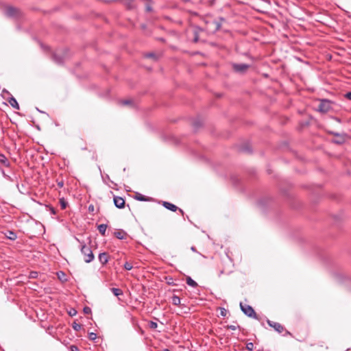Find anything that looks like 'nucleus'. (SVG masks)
Instances as JSON below:
<instances>
[{
	"label": "nucleus",
	"mask_w": 351,
	"mask_h": 351,
	"mask_svg": "<svg viewBox=\"0 0 351 351\" xmlns=\"http://www.w3.org/2000/svg\"><path fill=\"white\" fill-rule=\"evenodd\" d=\"M80 251L81 253L84 255V261L86 263H89L94 260V254L89 246H87L86 244H82Z\"/></svg>",
	"instance_id": "f257e3e1"
},
{
	"label": "nucleus",
	"mask_w": 351,
	"mask_h": 351,
	"mask_svg": "<svg viewBox=\"0 0 351 351\" xmlns=\"http://www.w3.org/2000/svg\"><path fill=\"white\" fill-rule=\"evenodd\" d=\"M240 307L243 313L247 316L254 319H258L256 312L251 306L248 304H243L242 302H241Z\"/></svg>",
	"instance_id": "f03ea898"
},
{
	"label": "nucleus",
	"mask_w": 351,
	"mask_h": 351,
	"mask_svg": "<svg viewBox=\"0 0 351 351\" xmlns=\"http://www.w3.org/2000/svg\"><path fill=\"white\" fill-rule=\"evenodd\" d=\"M330 101L328 99H322L317 106V110L322 113H326L331 110Z\"/></svg>",
	"instance_id": "7ed1b4c3"
},
{
	"label": "nucleus",
	"mask_w": 351,
	"mask_h": 351,
	"mask_svg": "<svg viewBox=\"0 0 351 351\" xmlns=\"http://www.w3.org/2000/svg\"><path fill=\"white\" fill-rule=\"evenodd\" d=\"M267 322L270 327L273 328L278 333H281L285 330V327L278 322H275L269 319H268Z\"/></svg>",
	"instance_id": "20e7f679"
},
{
	"label": "nucleus",
	"mask_w": 351,
	"mask_h": 351,
	"mask_svg": "<svg viewBox=\"0 0 351 351\" xmlns=\"http://www.w3.org/2000/svg\"><path fill=\"white\" fill-rule=\"evenodd\" d=\"M11 163L8 158L0 152V169L3 167L10 168Z\"/></svg>",
	"instance_id": "39448f33"
},
{
	"label": "nucleus",
	"mask_w": 351,
	"mask_h": 351,
	"mask_svg": "<svg viewBox=\"0 0 351 351\" xmlns=\"http://www.w3.org/2000/svg\"><path fill=\"white\" fill-rule=\"evenodd\" d=\"M113 202L114 206L118 208H123L125 207V202L121 197L114 195Z\"/></svg>",
	"instance_id": "423d86ee"
},
{
	"label": "nucleus",
	"mask_w": 351,
	"mask_h": 351,
	"mask_svg": "<svg viewBox=\"0 0 351 351\" xmlns=\"http://www.w3.org/2000/svg\"><path fill=\"white\" fill-rule=\"evenodd\" d=\"M233 68L237 72L243 73L249 68V65L247 64H234Z\"/></svg>",
	"instance_id": "0eeeda50"
},
{
	"label": "nucleus",
	"mask_w": 351,
	"mask_h": 351,
	"mask_svg": "<svg viewBox=\"0 0 351 351\" xmlns=\"http://www.w3.org/2000/svg\"><path fill=\"white\" fill-rule=\"evenodd\" d=\"M109 254L107 252L100 253L98 256V259L102 265H106L109 261Z\"/></svg>",
	"instance_id": "6e6552de"
},
{
	"label": "nucleus",
	"mask_w": 351,
	"mask_h": 351,
	"mask_svg": "<svg viewBox=\"0 0 351 351\" xmlns=\"http://www.w3.org/2000/svg\"><path fill=\"white\" fill-rule=\"evenodd\" d=\"M162 205L165 208L170 210L171 211L176 212L177 210H179L180 212L183 213L182 209L178 208V206L170 202H163Z\"/></svg>",
	"instance_id": "1a4fd4ad"
},
{
	"label": "nucleus",
	"mask_w": 351,
	"mask_h": 351,
	"mask_svg": "<svg viewBox=\"0 0 351 351\" xmlns=\"http://www.w3.org/2000/svg\"><path fill=\"white\" fill-rule=\"evenodd\" d=\"M17 10L13 7H8L5 9V14L8 16H14L16 15Z\"/></svg>",
	"instance_id": "9d476101"
},
{
	"label": "nucleus",
	"mask_w": 351,
	"mask_h": 351,
	"mask_svg": "<svg viewBox=\"0 0 351 351\" xmlns=\"http://www.w3.org/2000/svg\"><path fill=\"white\" fill-rule=\"evenodd\" d=\"M114 235L119 239H125L126 237V232L124 230H119L114 232Z\"/></svg>",
	"instance_id": "9b49d317"
},
{
	"label": "nucleus",
	"mask_w": 351,
	"mask_h": 351,
	"mask_svg": "<svg viewBox=\"0 0 351 351\" xmlns=\"http://www.w3.org/2000/svg\"><path fill=\"white\" fill-rule=\"evenodd\" d=\"M8 102L10 103V104L11 105V106L12 108H14V109H16V110H19V105L16 99L13 96H12L8 99Z\"/></svg>",
	"instance_id": "f8f14e48"
},
{
	"label": "nucleus",
	"mask_w": 351,
	"mask_h": 351,
	"mask_svg": "<svg viewBox=\"0 0 351 351\" xmlns=\"http://www.w3.org/2000/svg\"><path fill=\"white\" fill-rule=\"evenodd\" d=\"M108 228L107 224H100L97 226V230L102 236H106V229Z\"/></svg>",
	"instance_id": "ddd939ff"
},
{
	"label": "nucleus",
	"mask_w": 351,
	"mask_h": 351,
	"mask_svg": "<svg viewBox=\"0 0 351 351\" xmlns=\"http://www.w3.org/2000/svg\"><path fill=\"white\" fill-rule=\"evenodd\" d=\"M5 234V237L8 239L12 240V241H14L17 238L16 234L14 232L11 231V230L7 231V232Z\"/></svg>",
	"instance_id": "4468645a"
},
{
	"label": "nucleus",
	"mask_w": 351,
	"mask_h": 351,
	"mask_svg": "<svg viewBox=\"0 0 351 351\" xmlns=\"http://www.w3.org/2000/svg\"><path fill=\"white\" fill-rule=\"evenodd\" d=\"M53 59L57 64H62L64 62V58L62 56L57 54L55 53L53 55Z\"/></svg>",
	"instance_id": "2eb2a0df"
},
{
	"label": "nucleus",
	"mask_w": 351,
	"mask_h": 351,
	"mask_svg": "<svg viewBox=\"0 0 351 351\" xmlns=\"http://www.w3.org/2000/svg\"><path fill=\"white\" fill-rule=\"evenodd\" d=\"M171 302L175 306H180L181 305V300L179 296L176 295H173L171 297Z\"/></svg>",
	"instance_id": "dca6fc26"
},
{
	"label": "nucleus",
	"mask_w": 351,
	"mask_h": 351,
	"mask_svg": "<svg viewBox=\"0 0 351 351\" xmlns=\"http://www.w3.org/2000/svg\"><path fill=\"white\" fill-rule=\"evenodd\" d=\"M186 284L192 287H197L198 286L197 283L193 280L190 276H187L186 279Z\"/></svg>",
	"instance_id": "f3484780"
},
{
	"label": "nucleus",
	"mask_w": 351,
	"mask_h": 351,
	"mask_svg": "<svg viewBox=\"0 0 351 351\" xmlns=\"http://www.w3.org/2000/svg\"><path fill=\"white\" fill-rule=\"evenodd\" d=\"M146 1L145 3V10L146 12H150L153 10L152 9V0H143Z\"/></svg>",
	"instance_id": "a211bd4d"
},
{
	"label": "nucleus",
	"mask_w": 351,
	"mask_h": 351,
	"mask_svg": "<svg viewBox=\"0 0 351 351\" xmlns=\"http://www.w3.org/2000/svg\"><path fill=\"white\" fill-rule=\"evenodd\" d=\"M111 291L115 296L122 295L123 294V291L119 288H112Z\"/></svg>",
	"instance_id": "6ab92c4d"
},
{
	"label": "nucleus",
	"mask_w": 351,
	"mask_h": 351,
	"mask_svg": "<svg viewBox=\"0 0 351 351\" xmlns=\"http://www.w3.org/2000/svg\"><path fill=\"white\" fill-rule=\"evenodd\" d=\"M57 275H58V278L62 281V282H65L67 280L66 278V274L64 271H58L57 272Z\"/></svg>",
	"instance_id": "aec40b11"
},
{
	"label": "nucleus",
	"mask_w": 351,
	"mask_h": 351,
	"mask_svg": "<svg viewBox=\"0 0 351 351\" xmlns=\"http://www.w3.org/2000/svg\"><path fill=\"white\" fill-rule=\"evenodd\" d=\"M0 171H1L3 176L5 179H7L8 180L11 181V182L14 181V179L9 174L6 173L3 168H1V169H0Z\"/></svg>",
	"instance_id": "412c9836"
},
{
	"label": "nucleus",
	"mask_w": 351,
	"mask_h": 351,
	"mask_svg": "<svg viewBox=\"0 0 351 351\" xmlns=\"http://www.w3.org/2000/svg\"><path fill=\"white\" fill-rule=\"evenodd\" d=\"M136 199L139 201H147V197H145L140 193H138L137 195H136Z\"/></svg>",
	"instance_id": "4be33fe9"
},
{
	"label": "nucleus",
	"mask_w": 351,
	"mask_h": 351,
	"mask_svg": "<svg viewBox=\"0 0 351 351\" xmlns=\"http://www.w3.org/2000/svg\"><path fill=\"white\" fill-rule=\"evenodd\" d=\"M72 327L75 331H79L82 328V325L77 324L76 322H73Z\"/></svg>",
	"instance_id": "5701e85b"
},
{
	"label": "nucleus",
	"mask_w": 351,
	"mask_h": 351,
	"mask_svg": "<svg viewBox=\"0 0 351 351\" xmlns=\"http://www.w3.org/2000/svg\"><path fill=\"white\" fill-rule=\"evenodd\" d=\"M123 267L125 270H131L133 267L132 265L129 263V262H125V264L123 265Z\"/></svg>",
	"instance_id": "b1692460"
},
{
	"label": "nucleus",
	"mask_w": 351,
	"mask_h": 351,
	"mask_svg": "<svg viewBox=\"0 0 351 351\" xmlns=\"http://www.w3.org/2000/svg\"><path fill=\"white\" fill-rule=\"evenodd\" d=\"M60 204L62 209H65L67 206V202L63 198L60 199Z\"/></svg>",
	"instance_id": "393cba45"
},
{
	"label": "nucleus",
	"mask_w": 351,
	"mask_h": 351,
	"mask_svg": "<svg viewBox=\"0 0 351 351\" xmlns=\"http://www.w3.org/2000/svg\"><path fill=\"white\" fill-rule=\"evenodd\" d=\"M149 326L152 329H156L158 327V324L155 322L150 321L149 322Z\"/></svg>",
	"instance_id": "a878e982"
},
{
	"label": "nucleus",
	"mask_w": 351,
	"mask_h": 351,
	"mask_svg": "<svg viewBox=\"0 0 351 351\" xmlns=\"http://www.w3.org/2000/svg\"><path fill=\"white\" fill-rule=\"evenodd\" d=\"M254 344L252 342H250V343H247L246 344V349L248 350V351H252L254 350Z\"/></svg>",
	"instance_id": "bb28decb"
},
{
	"label": "nucleus",
	"mask_w": 351,
	"mask_h": 351,
	"mask_svg": "<svg viewBox=\"0 0 351 351\" xmlns=\"http://www.w3.org/2000/svg\"><path fill=\"white\" fill-rule=\"evenodd\" d=\"M132 102V101L131 99H125V100L121 101L120 104L121 105L125 106V105L131 104Z\"/></svg>",
	"instance_id": "cd10ccee"
},
{
	"label": "nucleus",
	"mask_w": 351,
	"mask_h": 351,
	"mask_svg": "<svg viewBox=\"0 0 351 351\" xmlns=\"http://www.w3.org/2000/svg\"><path fill=\"white\" fill-rule=\"evenodd\" d=\"M339 139L335 140V141H334V142H335V143H337V144H341V143H342L344 141V140H345V138H344V136L343 135V136H340V137H339Z\"/></svg>",
	"instance_id": "c85d7f7f"
},
{
	"label": "nucleus",
	"mask_w": 351,
	"mask_h": 351,
	"mask_svg": "<svg viewBox=\"0 0 351 351\" xmlns=\"http://www.w3.org/2000/svg\"><path fill=\"white\" fill-rule=\"evenodd\" d=\"M226 328L227 329H230V330H236V329L239 328V326H235V325H228V326H226Z\"/></svg>",
	"instance_id": "c756f323"
},
{
	"label": "nucleus",
	"mask_w": 351,
	"mask_h": 351,
	"mask_svg": "<svg viewBox=\"0 0 351 351\" xmlns=\"http://www.w3.org/2000/svg\"><path fill=\"white\" fill-rule=\"evenodd\" d=\"M83 311L85 314H90L91 313V308L88 306H85L83 308Z\"/></svg>",
	"instance_id": "7c9ffc66"
},
{
	"label": "nucleus",
	"mask_w": 351,
	"mask_h": 351,
	"mask_svg": "<svg viewBox=\"0 0 351 351\" xmlns=\"http://www.w3.org/2000/svg\"><path fill=\"white\" fill-rule=\"evenodd\" d=\"M68 313L70 316L73 317L77 314V311L75 308H71Z\"/></svg>",
	"instance_id": "2f4dec72"
},
{
	"label": "nucleus",
	"mask_w": 351,
	"mask_h": 351,
	"mask_svg": "<svg viewBox=\"0 0 351 351\" xmlns=\"http://www.w3.org/2000/svg\"><path fill=\"white\" fill-rule=\"evenodd\" d=\"M88 338L90 340H95L97 338V335L95 332H90L88 334Z\"/></svg>",
	"instance_id": "473e14b6"
},
{
	"label": "nucleus",
	"mask_w": 351,
	"mask_h": 351,
	"mask_svg": "<svg viewBox=\"0 0 351 351\" xmlns=\"http://www.w3.org/2000/svg\"><path fill=\"white\" fill-rule=\"evenodd\" d=\"M145 57H147V58H156V55H155V53H147V54L145 55Z\"/></svg>",
	"instance_id": "72a5a7b5"
},
{
	"label": "nucleus",
	"mask_w": 351,
	"mask_h": 351,
	"mask_svg": "<svg viewBox=\"0 0 351 351\" xmlns=\"http://www.w3.org/2000/svg\"><path fill=\"white\" fill-rule=\"evenodd\" d=\"M70 350H71V351H80V350H79V348H77V346H74V345H73V346H71L70 347Z\"/></svg>",
	"instance_id": "f704fd0d"
},
{
	"label": "nucleus",
	"mask_w": 351,
	"mask_h": 351,
	"mask_svg": "<svg viewBox=\"0 0 351 351\" xmlns=\"http://www.w3.org/2000/svg\"><path fill=\"white\" fill-rule=\"evenodd\" d=\"M215 29L219 30L221 27V23L219 22H215Z\"/></svg>",
	"instance_id": "c9c22d12"
},
{
	"label": "nucleus",
	"mask_w": 351,
	"mask_h": 351,
	"mask_svg": "<svg viewBox=\"0 0 351 351\" xmlns=\"http://www.w3.org/2000/svg\"><path fill=\"white\" fill-rule=\"evenodd\" d=\"M345 97L349 100H351V92H348L345 95Z\"/></svg>",
	"instance_id": "e433bc0d"
},
{
	"label": "nucleus",
	"mask_w": 351,
	"mask_h": 351,
	"mask_svg": "<svg viewBox=\"0 0 351 351\" xmlns=\"http://www.w3.org/2000/svg\"><path fill=\"white\" fill-rule=\"evenodd\" d=\"M49 210H50V212H51V213L52 215H56V209L53 207H50L49 208Z\"/></svg>",
	"instance_id": "4c0bfd02"
},
{
	"label": "nucleus",
	"mask_w": 351,
	"mask_h": 351,
	"mask_svg": "<svg viewBox=\"0 0 351 351\" xmlns=\"http://www.w3.org/2000/svg\"><path fill=\"white\" fill-rule=\"evenodd\" d=\"M226 310L225 308H221V315L223 317L226 315Z\"/></svg>",
	"instance_id": "58836bf2"
},
{
	"label": "nucleus",
	"mask_w": 351,
	"mask_h": 351,
	"mask_svg": "<svg viewBox=\"0 0 351 351\" xmlns=\"http://www.w3.org/2000/svg\"><path fill=\"white\" fill-rule=\"evenodd\" d=\"M30 274L32 278H36L38 273L36 271H32L30 272Z\"/></svg>",
	"instance_id": "ea45409f"
},
{
	"label": "nucleus",
	"mask_w": 351,
	"mask_h": 351,
	"mask_svg": "<svg viewBox=\"0 0 351 351\" xmlns=\"http://www.w3.org/2000/svg\"><path fill=\"white\" fill-rule=\"evenodd\" d=\"M58 186L60 188L63 187V186H64V182H63V181L58 182Z\"/></svg>",
	"instance_id": "a19ab883"
},
{
	"label": "nucleus",
	"mask_w": 351,
	"mask_h": 351,
	"mask_svg": "<svg viewBox=\"0 0 351 351\" xmlns=\"http://www.w3.org/2000/svg\"><path fill=\"white\" fill-rule=\"evenodd\" d=\"M331 134L337 137H340L342 136L341 134L337 133V132H331Z\"/></svg>",
	"instance_id": "79ce46f5"
},
{
	"label": "nucleus",
	"mask_w": 351,
	"mask_h": 351,
	"mask_svg": "<svg viewBox=\"0 0 351 351\" xmlns=\"http://www.w3.org/2000/svg\"><path fill=\"white\" fill-rule=\"evenodd\" d=\"M88 210L89 211H93L94 210V206L93 205H89Z\"/></svg>",
	"instance_id": "37998d69"
},
{
	"label": "nucleus",
	"mask_w": 351,
	"mask_h": 351,
	"mask_svg": "<svg viewBox=\"0 0 351 351\" xmlns=\"http://www.w3.org/2000/svg\"><path fill=\"white\" fill-rule=\"evenodd\" d=\"M284 331H285V334L284 335V336H285V335H290L291 336V333L289 331H288V330H287L285 329Z\"/></svg>",
	"instance_id": "c03bdc74"
},
{
	"label": "nucleus",
	"mask_w": 351,
	"mask_h": 351,
	"mask_svg": "<svg viewBox=\"0 0 351 351\" xmlns=\"http://www.w3.org/2000/svg\"><path fill=\"white\" fill-rule=\"evenodd\" d=\"M191 250L193 252H197V251H196V249H195V247L194 246H192V247H191Z\"/></svg>",
	"instance_id": "a18cd8bd"
},
{
	"label": "nucleus",
	"mask_w": 351,
	"mask_h": 351,
	"mask_svg": "<svg viewBox=\"0 0 351 351\" xmlns=\"http://www.w3.org/2000/svg\"><path fill=\"white\" fill-rule=\"evenodd\" d=\"M162 351H171L170 350L166 348V349H164Z\"/></svg>",
	"instance_id": "49530a36"
}]
</instances>
